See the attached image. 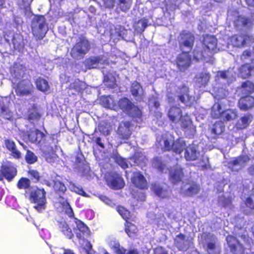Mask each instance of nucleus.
Wrapping results in <instances>:
<instances>
[{
  "mask_svg": "<svg viewBox=\"0 0 254 254\" xmlns=\"http://www.w3.org/2000/svg\"><path fill=\"white\" fill-rule=\"evenodd\" d=\"M10 99L3 97L0 99V117L7 120H10L12 117V113L8 108Z\"/></svg>",
  "mask_w": 254,
  "mask_h": 254,
  "instance_id": "15",
  "label": "nucleus"
},
{
  "mask_svg": "<svg viewBox=\"0 0 254 254\" xmlns=\"http://www.w3.org/2000/svg\"><path fill=\"white\" fill-rule=\"evenodd\" d=\"M200 190L199 185L194 182L184 184L181 188V193L187 196L197 194Z\"/></svg>",
  "mask_w": 254,
  "mask_h": 254,
  "instance_id": "18",
  "label": "nucleus"
},
{
  "mask_svg": "<svg viewBox=\"0 0 254 254\" xmlns=\"http://www.w3.org/2000/svg\"><path fill=\"white\" fill-rule=\"evenodd\" d=\"M118 133L124 139H128L131 134V125L128 122H122L120 124Z\"/></svg>",
  "mask_w": 254,
  "mask_h": 254,
  "instance_id": "24",
  "label": "nucleus"
},
{
  "mask_svg": "<svg viewBox=\"0 0 254 254\" xmlns=\"http://www.w3.org/2000/svg\"><path fill=\"white\" fill-rule=\"evenodd\" d=\"M131 181L134 186L141 189L145 188L147 186L145 179L139 172L133 173Z\"/></svg>",
  "mask_w": 254,
  "mask_h": 254,
  "instance_id": "23",
  "label": "nucleus"
},
{
  "mask_svg": "<svg viewBox=\"0 0 254 254\" xmlns=\"http://www.w3.org/2000/svg\"><path fill=\"white\" fill-rule=\"evenodd\" d=\"M239 106L241 110H247L254 106V98L247 96L241 98L239 101Z\"/></svg>",
  "mask_w": 254,
  "mask_h": 254,
  "instance_id": "29",
  "label": "nucleus"
},
{
  "mask_svg": "<svg viewBox=\"0 0 254 254\" xmlns=\"http://www.w3.org/2000/svg\"><path fill=\"white\" fill-rule=\"evenodd\" d=\"M5 145L6 147V148L9 150L10 151L12 149L16 147L15 144L14 142L11 140V139H5L4 141Z\"/></svg>",
  "mask_w": 254,
  "mask_h": 254,
  "instance_id": "62",
  "label": "nucleus"
},
{
  "mask_svg": "<svg viewBox=\"0 0 254 254\" xmlns=\"http://www.w3.org/2000/svg\"><path fill=\"white\" fill-rule=\"evenodd\" d=\"M46 191L43 189L32 187L30 190V200L35 205L34 206L38 211L42 212L46 208Z\"/></svg>",
  "mask_w": 254,
  "mask_h": 254,
  "instance_id": "4",
  "label": "nucleus"
},
{
  "mask_svg": "<svg viewBox=\"0 0 254 254\" xmlns=\"http://www.w3.org/2000/svg\"><path fill=\"white\" fill-rule=\"evenodd\" d=\"M248 19L245 16H240L238 17L237 19L235 21V25L238 28L240 29L241 26H244L248 23Z\"/></svg>",
  "mask_w": 254,
  "mask_h": 254,
  "instance_id": "58",
  "label": "nucleus"
},
{
  "mask_svg": "<svg viewBox=\"0 0 254 254\" xmlns=\"http://www.w3.org/2000/svg\"><path fill=\"white\" fill-rule=\"evenodd\" d=\"M30 181L25 178H21L17 184V186L19 189H26L30 186Z\"/></svg>",
  "mask_w": 254,
  "mask_h": 254,
  "instance_id": "54",
  "label": "nucleus"
},
{
  "mask_svg": "<svg viewBox=\"0 0 254 254\" xmlns=\"http://www.w3.org/2000/svg\"><path fill=\"white\" fill-rule=\"evenodd\" d=\"M24 71L21 66H13L11 69V75L13 77L12 82L15 83L17 79L23 76Z\"/></svg>",
  "mask_w": 254,
  "mask_h": 254,
  "instance_id": "42",
  "label": "nucleus"
},
{
  "mask_svg": "<svg viewBox=\"0 0 254 254\" xmlns=\"http://www.w3.org/2000/svg\"><path fill=\"white\" fill-rule=\"evenodd\" d=\"M74 223L76 228H74V232L78 239L83 240L85 237L90 234L88 228L80 220L74 219Z\"/></svg>",
  "mask_w": 254,
  "mask_h": 254,
  "instance_id": "13",
  "label": "nucleus"
},
{
  "mask_svg": "<svg viewBox=\"0 0 254 254\" xmlns=\"http://www.w3.org/2000/svg\"><path fill=\"white\" fill-rule=\"evenodd\" d=\"M105 60L100 57H91L85 60V65L89 69L100 67V65L104 64Z\"/></svg>",
  "mask_w": 254,
  "mask_h": 254,
  "instance_id": "27",
  "label": "nucleus"
},
{
  "mask_svg": "<svg viewBox=\"0 0 254 254\" xmlns=\"http://www.w3.org/2000/svg\"><path fill=\"white\" fill-rule=\"evenodd\" d=\"M119 106L125 112L133 117L136 118V121H141V112L140 110L127 98H125L119 101Z\"/></svg>",
  "mask_w": 254,
  "mask_h": 254,
  "instance_id": "8",
  "label": "nucleus"
},
{
  "mask_svg": "<svg viewBox=\"0 0 254 254\" xmlns=\"http://www.w3.org/2000/svg\"><path fill=\"white\" fill-rule=\"evenodd\" d=\"M210 78L209 73L206 72H202L197 74L195 79L196 86L199 87L205 86L208 82Z\"/></svg>",
  "mask_w": 254,
  "mask_h": 254,
  "instance_id": "31",
  "label": "nucleus"
},
{
  "mask_svg": "<svg viewBox=\"0 0 254 254\" xmlns=\"http://www.w3.org/2000/svg\"><path fill=\"white\" fill-rule=\"evenodd\" d=\"M99 131L104 135H108L113 130V127L110 123L102 122L98 126Z\"/></svg>",
  "mask_w": 254,
  "mask_h": 254,
  "instance_id": "38",
  "label": "nucleus"
},
{
  "mask_svg": "<svg viewBox=\"0 0 254 254\" xmlns=\"http://www.w3.org/2000/svg\"><path fill=\"white\" fill-rule=\"evenodd\" d=\"M175 242L177 247L182 250L186 249L189 244V242L185 240V236L181 234L176 237Z\"/></svg>",
  "mask_w": 254,
  "mask_h": 254,
  "instance_id": "41",
  "label": "nucleus"
},
{
  "mask_svg": "<svg viewBox=\"0 0 254 254\" xmlns=\"http://www.w3.org/2000/svg\"><path fill=\"white\" fill-rule=\"evenodd\" d=\"M33 85L28 80H23L19 82L15 88V92L20 96L28 95L31 94Z\"/></svg>",
  "mask_w": 254,
  "mask_h": 254,
  "instance_id": "14",
  "label": "nucleus"
},
{
  "mask_svg": "<svg viewBox=\"0 0 254 254\" xmlns=\"http://www.w3.org/2000/svg\"><path fill=\"white\" fill-rule=\"evenodd\" d=\"M203 45L205 48L204 53L200 52H193V57L195 59L198 61L204 60L206 62L213 63L212 52L217 50V39L213 36L206 35L204 37Z\"/></svg>",
  "mask_w": 254,
  "mask_h": 254,
  "instance_id": "2",
  "label": "nucleus"
},
{
  "mask_svg": "<svg viewBox=\"0 0 254 254\" xmlns=\"http://www.w3.org/2000/svg\"><path fill=\"white\" fill-rule=\"evenodd\" d=\"M152 165L154 167L157 168L160 171H163L164 170V165L159 158H157L155 159L153 161Z\"/></svg>",
  "mask_w": 254,
  "mask_h": 254,
  "instance_id": "61",
  "label": "nucleus"
},
{
  "mask_svg": "<svg viewBox=\"0 0 254 254\" xmlns=\"http://www.w3.org/2000/svg\"><path fill=\"white\" fill-rule=\"evenodd\" d=\"M241 59L243 60H249L251 61H254V48L249 49L244 52Z\"/></svg>",
  "mask_w": 254,
  "mask_h": 254,
  "instance_id": "53",
  "label": "nucleus"
},
{
  "mask_svg": "<svg viewBox=\"0 0 254 254\" xmlns=\"http://www.w3.org/2000/svg\"><path fill=\"white\" fill-rule=\"evenodd\" d=\"M69 188L71 191H74L76 193H78L84 196H87L86 192L84 191L82 189L75 186L74 184H71L69 186Z\"/></svg>",
  "mask_w": 254,
  "mask_h": 254,
  "instance_id": "60",
  "label": "nucleus"
},
{
  "mask_svg": "<svg viewBox=\"0 0 254 254\" xmlns=\"http://www.w3.org/2000/svg\"><path fill=\"white\" fill-rule=\"evenodd\" d=\"M71 90H74V92L72 94H75L78 93L83 90L86 87V84L85 82L81 81L79 80H75L74 82L71 83L70 86Z\"/></svg>",
  "mask_w": 254,
  "mask_h": 254,
  "instance_id": "36",
  "label": "nucleus"
},
{
  "mask_svg": "<svg viewBox=\"0 0 254 254\" xmlns=\"http://www.w3.org/2000/svg\"><path fill=\"white\" fill-rule=\"evenodd\" d=\"M249 160L247 156H242L236 158L228 164V168L233 171H238L246 165Z\"/></svg>",
  "mask_w": 254,
  "mask_h": 254,
  "instance_id": "19",
  "label": "nucleus"
},
{
  "mask_svg": "<svg viewBox=\"0 0 254 254\" xmlns=\"http://www.w3.org/2000/svg\"><path fill=\"white\" fill-rule=\"evenodd\" d=\"M130 91L136 100L140 101L143 100L144 91L139 83L136 81L133 82L131 85Z\"/></svg>",
  "mask_w": 254,
  "mask_h": 254,
  "instance_id": "25",
  "label": "nucleus"
},
{
  "mask_svg": "<svg viewBox=\"0 0 254 254\" xmlns=\"http://www.w3.org/2000/svg\"><path fill=\"white\" fill-rule=\"evenodd\" d=\"M212 239L207 244V251L209 254H219L220 250L215 245V237L211 236Z\"/></svg>",
  "mask_w": 254,
  "mask_h": 254,
  "instance_id": "43",
  "label": "nucleus"
},
{
  "mask_svg": "<svg viewBox=\"0 0 254 254\" xmlns=\"http://www.w3.org/2000/svg\"><path fill=\"white\" fill-rule=\"evenodd\" d=\"M16 168L13 165H3L0 169V180L5 178L7 180L11 181L16 176Z\"/></svg>",
  "mask_w": 254,
  "mask_h": 254,
  "instance_id": "16",
  "label": "nucleus"
},
{
  "mask_svg": "<svg viewBox=\"0 0 254 254\" xmlns=\"http://www.w3.org/2000/svg\"><path fill=\"white\" fill-rule=\"evenodd\" d=\"M58 227L60 231L67 238H72L73 234L71 228L65 221H61L58 222Z\"/></svg>",
  "mask_w": 254,
  "mask_h": 254,
  "instance_id": "33",
  "label": "nucleus"
},
{
  "mask_svg": "<svg viewBox=\"0 0 254 254\" xmlns=\"http://www.w3.org/2000/svg\"><path fill=\"white\" fill-rule=\"evenodd\" d=\"M117 210L120 215L125 220L127 219L130 217L129 211L123 206H118Z\"/></svg>",
  "mask_w": 254,
  "mask_h": 254,
  "instance_id": "57",
  "label": "nucleus"
},
{
  "mask_svg": "<svg viewBox=\"0 0 254 254\" xmlns=\"http://www.w3.org/2000/svg\"><path fill=\"white\" fill-rule=\"evenodd\" d=\"M89 48L90 46L87 40L83 37L81 38L72 48L71 55L74 59H80L87 53Z\"/></svg>",
  "mask_w": 254,
  "mask_h": 254,
  "instance_id": "9",
  "label": "nucleus"
},
{
  "mask_svg": "<svg viewBox=\"0 0 254 254\" xmlns=\"http://www.w3.org/2000/svg\"><path fill=\"white\" fill-rule=\"evenodd\" d=\"M105 179L108 185L112 189H120L125 185L123 179L117 173H109L106 175Z\"/></svg>",
  "mask_w": 254,
  "mask_h": 254,
  "instance_id": "11",
  "label": "nucleus"
},
{
  "mask_svg": "<svg viewBox=\"0 0 254 254\" xmlns=\"http://www.w3.org/2000/svg\"><path fill=\"white\" fill-rule=\"evenodd\" d=\"M28 174L30 176L35 179L36 181H38L39 180L40 176L39 174L37 171L33 170H30L28 171Z\"/></svg>",
  "mask_w": 254,
  "mask_h": 254,
  "instance_id": "64",
  "label": "nucleus"
},
{
  "mask_svg": "<svg viewBox=\"0 0 254 254\" xmlns=\"http://www.w3.org/2000/svg\"><path fill=\"white\" fill-rule=\"evenodd\" d=\"M227 94V91H226L223 88L217 89L214 92V98L218 100L220 99H224Z\"/></svg>",
  "mask_w": 254,
  "mask_h": 254,
  "instance_id": "56",
  "label": "nucleus"
},
{
  "mask_svg": "<svg viewBox=\"0 0 254 254\" xmlns=\"http://www.w3.org/2000/svg\"><path fill=\"white\" fill-rule=\"evenodd\" d=\"M114 160L123 169L128 168L129 166H132L136 164L142 166L146 163V159L145 156L141 152L139 151L135 152L134 156L130 158L129 160L123 158L118 155H115Z\"/></svg>",
  "mask_w": 254,
  "mask_h": 254,
  "instance_id": "5",
  "label": "nucleus"
},
{
  "mask_svg": "<svg viewBox=\"0 0 254 254\" xmlns=\"http://www.w3.org/2000/svg\"><path fill=\"white\" fill-rule=\"evenodd\" d=\"M36 84L38 89L41 91H46L49 88L48 81L43 78H39L37 79L36 81Z\"/></svg>",
  "mask_w": 254,
  "mask_h": 254,
  "instance_id": "45",
  "label": "nucleus"
},
{
  "mask_svg": "<svg viewBox=\"0 0 254 254\" xmlns=\"http://www.w3.org/2000/svg\"><path fill=\"white\" fill-rule=\"evenodd\" d=\"M114 160L123 169L128 168L129 166H132L136 164L142 166L146 163V159L145 156L141 152L139 151L135 152L134 156L130 158L129 160L123 158L118 155H115Z\"/></svg>",
  "mask_w": 254,
  "mask_h": 254,
  "instance_id": "6",
  "label": "nucleus"
},
{
  "mask_svg": "<svg viewBox=\"0 0 254 254\" xmlns=\"http://www.w3.org/2000/svg\"><path fill=\"white\" fill-rule=\"evenodd\" d=\"M237 117L236 112L231 110H226L223 111L222 114L221 118L224 121H231Z\"/></svg>",
  "mask_w": 254,
  "mask_h": 254,
  "instance_id": "48",
  "label": "nucleus"
},
{
  "mask_svg": "<svg viewBox=\"0 0 254 254\" xmlns=\"http://www.w3.org/2000/svg\"><path fill=\"white\" fill-rule=\"evenodd\" d=\"M153 192L159 197L166 198L168 197L170 192L167 187H161L159 185L155 184L152 187Z\"/></svg>",
  "mask_w": 254,
  "mask_h": 254,
  "instance_id": "30",
  "label": "nucleus"
},
{
  "mask_svg": "<svg viewBox=\"0 0 254 254\" xmlns=\"http://www.w3.org/2000/svg\"><path fill=\"white\" fill-rule=\"evenodd\" d=\"M170 120L174 123H179L181 127L185 129L186 133L190 137L195 133V127L192 124L191 121L188 115L182 116L181 109L177 107H172L168 113Z\"/></svg>",
  "mask_w": 254,
  "mask_h": 254,
  "instance_id": "1",
  "label": "nucleus"
},
{
  "mask_svg": "<svg viewBox=\"0 0 254 254\" xmlns=\"http://www.w3.org/2000/svg\"><path fill=\"white\" fill-rule=\"evenodd\" d=\"M179 99L187 106H190L194 102V97L190 96L189 94V88L187 86H184L180 89V95Z\"/></svg>",
  "mask_w": 254,
  "mask_h": 254,
  "instance_id": "22",
  "label": "nucleus"
},
{
  "mask_svg": "<svg viewBox=\"0 0 254 254\" xmlns=\"http://www.w3.org/2000/svg\"><path fill=\"white\" fill-rule=\"evenodd\" d=\"M242 91L245 94H249L254 91V85L250 81H247L242 85Z\"/></svg>",
  "mask_w": 254,
  "mask_h": 254,
  "instance_id": "51",
  "label": "nucleus"
},
{
  "mask_svg": "<svg viewBox=\"0 0 254 254\" xmlns=\"http://www.w3.org/2000/svg\"><path fill=\"white\" fill-rule=\"evenodd\" d=\"M60 202L62 205L65 213L68 215L69 217H72L73 216V212L69 203L63 197L60 198Z\"/></svg>",
  "mask_w": 254,
  "mask_h": 254,
  "instance_id": "46",
  "label": "nucleus"
},
{
  "mask_svg": "<svg viewBox=\"0 0 254 254\" xmlns=\"http://www.w3.org/2000/svg\"><path fill=\"white\" fill-rule=\"evenodd\" d=\"M254 38L252 37L246 35H235L231 39V42L232 45L235 47L243 46L246 44L252 42Z\"/></svg>",
  "mask_w": 254,
  "mask_h": 254,
  "instance_id": "20",
  "label": "nucleus"
},
{
  "mask_svg": "<svg viewBox=\"0 0 254 254\" xmlns=\"http://www.w3.org/2000/svg\"><path fill=\"white\" fill-rule=\"evenodd\" d=\"M160 144L163 145L164 149L167 150H172L177 154L181 152L186 147V143L182 139H179L174 142V137L170 133H166L160 140Z\"/></svg>",
  "mask_w": 254,
  "mask_h": 254,
  "instance_id": "3",
  "label": "nucleus"
},
{
  "mask_svg": "<svg viewBox=\"0 0 254 254\" xmlns=\"http://www.w3.org/2000/svg\"><path fill=\"white\" fill-rule=\"evenodd\" d=\"M252 116L247 115L242 117L237 123L236 126L238 128L243 129L247 127L252 120Z\"/></svg>",
  "mask_w": 254,
  "mask_h": 254,
  "instance_id": "39",
  "label": "nucleus"
},
{
  "mask_svg": "<svg viewBox=\"0 0 254 254\" xmlns=\"http://www.w3.org/2000/svg\"><path fill=\"white\" fill-rule=\"evenodd\" d=\"M224 130V126L221 122H216L214 124L211 129V132L215 135L220 134Z\"/></svg>",
  "mask_w": 254,
  "mask_h": 254,
  "instance_id": "50",
  "label": "nucleus"
},
{
  "mask_svg": "<svg viewBox=\"0 0 254 254\" xmlns=\"http://www.w3.org/2000/svg\"><path fill=\"white\" fill-rule=\"evenodd\" d=\"M191 58L188 53L183 52L177 58V64L181 71H185L190 64Z\"/></svg>",
  "mask_w": 254,
  "mask_h": 254,
  "instance_id": "17",
  "label": "nucleus"
},
{
  "mask_svg": "<svg viewBox=\"0 0 254 254\" xmlns=\"http://www.w3.org/2000/svg\"><path fill=\"white\" fill-rule=\"evenodd\" d=\"M10 151L11 152V155L14 158L20 159L21 158V153L16 147L12 149Z\"/></svg>",
  "mask_w": 254,
  "mask_h": 254,
  "instance_id": "63",
  "label": "nucleus"
},
{
  "mask_svg": "<svg viewBox=\"0 0 254 254\" xmlns=\"http://www.w3.org/2000/svg\"><path fill=\"white\" fill-rule=\"evenodd\" d=\"M223 111L221 104L219 103H215L212 108L211 116L214 118H221Z\"/></svg>",
  "mask_w": 254,
  "mask_h": 254,
  "instance_id": "44",
  "label": "nucleus"
},
{
  "mask_svg": "<svg viewBox=\"0 0 254 254\" xmlns=\"http://www.w3.org/2000/svg\"><path fill=\"white\" fill-rule=\"evenodd\" d=\"M25 160L28 164H33L37 160V157L30 150H27L25 155Z\"/></svg>",
  "mask_w": 254,
  "mask_h": 254,
  "instance_id": "55",
  "label": "nucleus"
},
{
  "mask_svg": "<svg viewBox=\"0 0 254 254\" xmlns=\"http://www.w3.org/2000/svg\"><path fill=\"white\" fill-rule=\"evenodd\" d=\"M110 248L116 254H126V250L121 247L118 241L116 240L111 241L109 243ZM127 254H138L137 251L134 250L130 251Z\"/></svg>",
  "mask_w": 254,
  "mask_h": 254,
  "instance_id": "28",
  "label": "nucleus"
},
{
  "mask_svg": "<svg viewBox=\"0 0 254 254\" xmlns=\"http://www.w3.org/2000/svg\"><path fill=\"white\" fill-rule=\"evenodd\" d=\"M196 147L192 144L186 148L185 157L187 160H194L199 156V152L197 151Z\"/></svg>",
  "mask_w": 254,
  "mask_h": 254,
  "instance_id": "26",
  "label": "nucleus"
},
{
  "mask_svg": "<svg viewBox=\"0 0 254 254\" xmlns=\"http://www.w3.org/2000/svg\"><path fill=\"white\" fill-rule=\"evenodd\" d=\"M234 75L233 73V69H230L227 71H219L217 73V77L219 79L221 78L223 80H227V83L229 84L233 81Z\"/></svg>",
  "mask_w": 254,
  "mask_h": 254,
  "instance_id": "37",
  "label": "nucleus"
},
{
  "mask_svg": "<svg viewBox=\"0 0 254 254\" xmlns=\"http://www.w3.org/2000/svg\"><path fill=\"white\" fill-rule=\"evenodd\" d=\"M180 47L183 52L189 53L192 49L194 42L192 34L187 31H183L179 38Z\"/></svg>",
  "mask_w": 254,
  "mask_h": 254,
  "instance_id": "10",
  "label": "nucleus"
},
{
  "mask_svg": "<svg viewBox=\"0 0 254 254\" xmlns=\"http://www.w3.org/2000/svg\"><path fill=\"white\" fill-rule=\"evenodd\" d=\"M54 188L56 191L64 192L66 190V187L58 179L54 181Z\"/></svg>",
  "mask_w": 254,
  "mask_h": 254,
  "instance_id": "59",
  "label": "nucleus"
},
{
  "mask_svg": "<svg viewBox=\"0 0 254 254\" xmlns=\"http://www.w3.org/2000/svg\"><path fill=\"white\" fill-rule=\"evenodd\" d=\"M125 231L129 237H133L137 230L136 226L126 221Z\"/></svg>",
  "mask_w": 254,
  "mask_h": 254,
  "instance_id": "47",
  "label": "nucleus"
},
{
  "mask_svg": "<svg viewBox=\"0 0 254 254\" xmlns=\"http://www.w3.org/2000/svg\"><path fill=\"white\" fill-rule=\"evenodd\" d=\"M118 5L123 11H127L130 8L132 4V0H118Z\"/></svg>",
  "mask_w": 254,
  "mask_h": 254,
  "instance_id": "49",
  "label": "nucleus"
},
{
  "mask_svg": "<svg viewBox=\"0 0 254 254\" xmlns=\"http://www.w3.org/2000/svg\"><path fill=\"white\" fill-rule=\"evenodd\" d=\"M101 104L105 108L116 110L117 106L115 100L110 96H103L100 99Z\"/></svg>",
  "mask_w": 254,
  "mask_h": 254,
  "instance_id": "34",
  "label": "nucleus"
},
{
  "mask_svg": "<svg viewBox=\"0 0 254 254\" xmlns=\"http://www.w3.org/2000/svg\"><path fill=\"white\" fill-rule=\"evenodd\" d=\"M245 205L247 208L245 209L242 206V209L244 212L246 214L251 213L250 210H254V194H252L246 199Z\"/></svg>",
  "mask_w": 254,
  "mask_h": 254,
  "instance_id": "40",
  "label": "nucleus"
},
{
  "mask_svg": "<svg viewBox=\"0 0 254 254\" xmlns=\"http://www.w3.org/2000/svg\"><path fill=\"white\" fill-rule=\"evenodd\" d=\"M226 240L233 254H243V248L234 237L228 236Z\"/></svg>",
  "mask_w": 254,
  "mask_h": 254,
  "instance_id": "21",
  "label": "nucleus"
},
{
  "mask_svg": "<svg viewBox=\"0 0 254 254\" xmlns=\"http://www.w3.org/2000/svg\"><path fill=\"white\" fill-rule=\"evenodd\" d=\"M254 66L251 64H244L239 69V75L244 78H248L251 75Z\"/></svg>",
  "mask_w": 254,
  "mask_h": 254,
  "instance_id": "35",
  "label": "nucleus"
},
{
  "mask_svg": "<svg viewBox=\"0 0 254 254\" xmlns=\"http://www.w3.org/2000/svg\"><path fill=\"white\" fill-rule=\"evenodd\" d=\"M183 177L182 169L181 167L177 166L170 172V178L173 183L180 181Z\"/></svg>",
  "mask_w": 254,
  "mask_h": 254,
  "instance_id": "32",
  "label": "nucleus"
},
{
  "mask_svg": "<svg viewBox=\"0 0 254 254\" xmlns=\"http://www.w3.org/2000/svg\"><path fill=\"white\" fill-rule=\"evenodd\" d=\"M31 28L32 34L36 38L43 39L48 30L45 18L43 16L34 17L31 23Z\"/></svg>",
  "mask_w": 254,
  "mask_h": 254,
  "instance_id": "7",
  "label": "nucleus"
},
{
  "mask_svg": "<svg viewBox=\"0 0 254 254\" xmlns=\"http://www.w3.org/2000/svg\"><path fill=\"white\" fill-rule=\"evenodd\" d=\"M104 83L106 86L110 88H114L116 84V78L111 74L104 76Z\"/></svg>",
  "mask_w": 254,
  "mask_h": 254,
  "instance_id": "52",
  "label": "nucleus"
},
{
  "mask_svg": "<svg viewBox=\"0 0 254 254\" xmlns=\"http://www.w3.org/2000/svg\"><path fill=\"white\" fill-rule=\"evenodd\" d=\"M28 138L29 140L33 143L38 144L44 150V146H46L45 135L42 132L37 129L30 130Z\"/></svg>",
  "mask_w": 254,
  "mask_h": 254,
  "instance_id": "12",
  "label": "nucleus"
}]
</instances>
